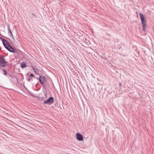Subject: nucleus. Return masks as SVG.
Listing matches in <instances>:
<instances>
[{
    "label": "nucleus",
    "instance_id": "obj_11",
    "mask_svg": "<svg viewBox=\"0 0 154 154\" xmlns=\"http://www.w3.org/2000/svg\"><path fill=\"white\" fill-rule=\"evenodd\" d=\"M29 76H30V77H31L35 78V77L34 76V75L32 73H31L30 74Z\"/></svg>",
    "mask_w": 154,
    "mask_h": 154
},
{
    "label": "nucleus",
    "instance_id": "obj_8",
    "mask_svg": "<svg viewBox=\"0 0 154 154\" xmlns=\"http://www.w3.org/2000/svg\"><path fill=\"white\" fill-rule=\"evenodd\" d=\"M8 34H9L10 33V35H11V37L13 38H14L13 36L12 35V33L10 29V26L9 25H8Z\"/></svg>",
    "mask_w": 154,
    "mask_h": 154
},
{
    "label": "nucleus",
    "instance_id": "obj_10",
    "mask_svg": "<svg viewBox=\"0 0 154 154\" xmlns=\"http://www.w3.org/2000/svg\"><path fill=\"white\" fill-rule=\"evenodd\" d=\"M44 94L45 96H41L40 97V98H41L42 99H45L47 97V94L46 92L44 91Z\"/></svg>",
    "mask_w": 154,
    "mask_h": 154
},
{
    "label": "nucleus",
    "instance_id": "obj_5",
    "mask_svg": "<svg viewBox=\"0 0 154 154\" xmlns=\"http://www.w3.org/2000/svg\"><path fill=\"white\" fill-rule=\"evenodd\" d=\"M6 48L10 52L14 53L15 52V49L11 45H8V46L6 47Z\"/></svg>",
    "mask_w": 154,
    "mask_h": 154
},
{
    "label": "nucleus",
    "instance_id": "obj_7",
    "mask_svg": "<svg viewBox=\"0 0 154 154\" xmlns=\"http://www.w3.org/2000/svg\"><path fill=\"white\" fill-rule=\"evenodd\" d=\"M2 42L5 48L6 47L8 46V45H10L8 42L5 39H3V41Z\"/></svg>",
    "mask_w": 154,
    "mask_h": 154
},
{
    "label": "nucleus",
    "instance_id": "obj_15",
    "mask_svg": "<svg viewBox=\"0 0 154 154\" xmlns=\"http://www.w3.org/2000/svg\"><path fill=\"white\" fill-rule=\"evenodd\" d=\"M0 39H1V40H2V42L3 41V39H5L3 38L2 37H0Z\"/></svg>",
    "mask_w": 154,
    "mask_h": 154
},
{
    "label": "nucleus",
    "instance_id": "obj_18",
    "mask_svg": "<svg viewBox=\"0 0 154 154\" xmlns=\"http://www.w3.org/2000/svg\"><path fill=\"white\" fill-rule=\"evenodd\" d=\"M8 75H9L10 76V77H11V75L10 74H8Z\"/></svg>",
    "mask_w": 154,
    "mask_h": 154
},
{
    "label": "nucleus",
    "instance_id": "obj_2",
    "mask_svg": "<svg viewBox=\"0 0 154 154\" xmlns=\"http://www.w3.org/2000/svg\"><path fill=\"white\" fill-rule=\"evenodd\" d=\"M141 23L142 25L143 30L145 32L146 31L147 27L146 26L147 21L145 20V16L143 14L140 12L139 13Z\"/></svg>",
    "mask_w": 154,
    "mask_h": 154
},
{
    "label": "nucleus",
    "instance_id": "obj_17",
    "mask_svg": "<svg viewBox=\"0 0 154 154\" xmlns=\"http://www.w3.org/2000/svg\"><path fill=\"white\" fill-rule=\"evenodd\" d=\"M35 78L36 79H37V80H39V78H38L37 77H35Z\"/></svg>",
    "mask_w": 154,
    "mask_h": 154
},
{
    "label": "nucleus",
    "instance_id": "obj_16",
    "mask_svg": "<svg viewBox=\"0 0 154 154\" xmlns=\"http://www.w3.org/2000/svg\"><path fill=\"white\" fill-rule=\"evenodd\" d=\"M101 57L102 58H103L104 60H105V59H106V58L105 57H103L101 56Z\"/></svg>",
    "mask_w": 154,
    "mask_h": 154
},
{
    "label": "nucleus",
    "instance_id": "obj_12",
    "mask_svg": "<svg viewBox=\"0 0 154 154\" xmlns=\"http://www.w3.org/2000/svg\"><path fill=\"white\" fill-rule=\"evenodd\" d=\"M119 85L120 86V88L121 89L122 88H121V87L122 86V83L121 82H119Z\"/></svg>",
    "mask_w": 154,
    "mask_h": 154
},
{
    "label": "nucleus",
    "instance_id": "obj_4",
    "mask_svg": "<svg viewBox=\"0 0 154 154\" xmlns=\"http://www.w3.org/2000/svg\"><path fill=\"white\" fill-rule=\"evenodd\" d=\"M54 98L53 97H50L48 99L44 101L43 103L44 104H47L48 105H51L53 104L54 102Z\"/></svg>",
    "mask_w": 154,
    "mask_h": 154
},
{
    "label": "nucleus",
    "instance_id": "obj_1",
    "mask_svg": "<svg viewBox=\"0 0 154 154\" xmlns=\"http://www.w3.org/2000/svg\"><path fill=\"white\" fill-rule=\"evenodd\" d=\"M6 61L4 57L0 55V70H2L4 72V75H7L8 72L2 67H5L6 66Z\"/></svg>",
    "mask_w": 154,
    "mask_h": 154
},
{
    "label": "nucleus",
    "instance_id": "obj_13",
    "mask_svg": "<svg viewBox=\"0 0 154 154\" xmlns=\"http://www.w3.org/2000/svg\"><path fill=\"white\" fill-rule=\"evenodd\" d=\"M33 69L34 71V72L35 73H37L36 72V70H37V69H35L34 68H33Z\"/></svg>",
    "mask_w": 154,
    "mask_h": 154
},
{
    "label": "nucleus",
    "instance_id": "obj_9",
    "mask_svg": "<svg viewBox=\"0 0 154 154\" xmlns=\"http://www.w3.org/2000/svg\"><path fill=\"white\" fill-rule=\"evenodd\" d=\"M26 66L27 65L26 63L24 62H23L20 64V66L22 68H25Z\"/></svg>",
    "mask_w": 154,
    "mask_h": 154
},
{
    "label": "nucleus",
    "instance_id": "obj_6",
    "mask_svg": "<svg viewBox=\"0 0 154 154\" xmlns=\"http://www.w3.org/2000/svg\"><path fill=\"white\" fill-rule=\"evenodd\" d=\"M76 138L79 141H82L83 140L82 135L79 133L76 134Z\"/></svg>",
    "mask_w": 154,
    "mask_h": 154
},
{
    "label": "nucleus",
    "instance_id": "obj_19",
    "mask_svg": "<svg viewBox=\"0 0 154 154\" xmlns=\"http://www.w3.org/2000/svg\"><path fill=\"white\" fill-rule=\"evenodd\" d=\"M108 35H109V36H110V34H107Z\"/></svg>",
    "mask_w": 154,
    "mask_h": 154
},
{
    "label": "nucleus",
    "instance_id": "obj_14",
    "mask_svg": "<svg viewBox=\"0 0 154 154\" xmlns=\"http://www.w3.org/2000/svg\"><path fill=\"white\" fill-rule=\"evenodd\" d=\"M31 79H30V77H29L28 78L27 81L29 82H30Z\"/></svg>",
    "mask_w": 154,
    "mask_h": 154
},
{
    "label": "nucleus",
    "instance_id": "obj_3",
    "mask_svg": "<svg viewBox=\"0 0 154 154\" xmlns=\"http://www.w3.org/2000/svg\"><path fill=\"white\" fill-rule=\"evenodd\" d=\"M39 80L43 88L46 90L47 86L46 84L47 81L46 78L43 76H40L39 77Z\"/></svg>",
    "mask_w": 154,
    "mask_h": 154
}]
</instances>
